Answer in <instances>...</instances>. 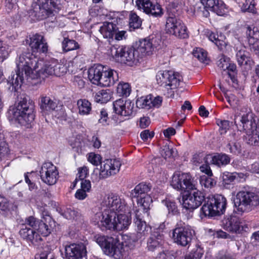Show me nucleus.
<instances>
[{"mask_svg": "<svg viewBox=\"0 0 259 259\" xmlns=\"http://www.w3.org/2000/svg\"><path fill=\"white\" fill-rule=\"evenodd\" d=\"M29 53L22 54L16 60L17 69L16 73L11 75L8 80L15 90L20 88L23 83L24 76L31 79H45L49 75L60 76L66 72L65 67L57 63H45L43 61H36L31 58Z\"/></svg>", "mask_w": 259, "mask_h": 259, "instance_id": "obj_1", "label": "nucleus"}, {"mask_svg": "<svg viewBox=\"0 0 259 259\" xmlns=\"http://www.w3.org/2000/svg\"><path fill=\"white\" fill-rule=\"evenodd\" d=\"M101 206V210L93 218L101 230L117 232L128 228L132 220L128 214L123 213L127 208L124 199L110 195L104 199Z\"/></svg>", "mask_w": 259, "mask_h": 259, "instance_id": "obj_2", "label": "nucleus"}, {"mask_svg": "<svg viewBox=\"0 0 259 259\" xmlns=\"http://www.w3.org/2000/svg\"><path fill=\"white\" fill-rule=\"evenodd\" d=\"M182 196L183 206L187 210H193L204 203L201 208L200 214L204 216L213 217L223 214L226 209L227 200L219 194L209 196L204 199L203 194L200 191L194 190Z\"/></svg>", "mask_w": 259, "mask_h": 259, "instance_id": "obj_3", "label": "nucleus"}, {"mask_svg": "<svg viewBox=\"0 0 259 259\" xmlns=\"http://www.w3.org/2000/svg\"><path fill=\"white\" fill-rule=\"evenodd\" d=\"M258 118L250 109L239 116H236L234 123L239 131H245V140L251 146H259Z\"/></svg>", "mask_w": 259, "mask_h": 259, "instance_id": "obj_4", "label": "nucleus"}, {"mask_svg": "<svg viewBox=\"0 0 259 259\" xmlns=\"http://www.w3.org/2000/svg\"><path fill=\"white\" fill-rule=\"evenodd\" d=\"M34 107V103L30 98L23 95L18 98L17 104L10 107L8 113L12 119L17 120L20 124H29L35 118Z\"/></svg>", "mask_w": 259, "mask_h": 259, "instance_id": "obj_5", "label": "nucleus"}, {"mask_svg": "<svg viewBox=\"0 0 259 259\" xmlns=\"http://www.w3.org/2000/svg\"><path fill=\"white\" fill-rule=\"evenodd\" d=\"M88 76L93 84L102 87L113 85L119 79L117 71L101 64L90 68Z\"/></svg>", "mask_w": 259, "mask_h": 259, "instance_id": "obj_6", "label": "nucleus"}, {"mask_svg": "<svg viewBox=\"0 0 259 259\" xmlns=\"http://www.w3.org/2000/svg\"><path fill=\"white\" fill-rule=\"evenodd\" d=\"M156 79L157 84L163 87L164 95L172 98L175 96V90L180 85L182 77L179 73L171 70H161L157 72Z\"/></svg>", "mask_w": 259, "mask_h": 259, "instance_id": "obj_7", "label": "nucleus"}, {"mask_svg": "<svg viewBox=\"0 0 259 259\" xmlns=\"http://www.w3.org/2000/svg\"><path fill=\"white\" fill-rule=\"evenodd\" d=\"M102 157L99 154H89L88 160L94 165L100 164L99 175V180L105 179L119 172L121 163L116 159H107L101 162Z\"/></svg>", "mask_w": 259, "mask_h": 259, "instance_id": "obj_8", "label": "nucleus"}, {"mask_svg": "<svg viewBox=\"0 0 259 259\" xmlns=\"http://www.w3.org/2000/svg\"><path fill=\"white\" fill-rule=\"evenodd\" d=\"M178 10L172 7L168 9L167 17L165 30L166 33L175 35L180 38H186L188 37L187 28L183 21L178 18Z\"/></svg>", "mask_w": 259, "mask_h": 259, "instance_id": "obj_9", "label": "nucleus"}, {"mask_svg": "<svg viewBox=\"0 0 259 259\" xmlns=\"http://www.w3.org/2000/svg\"><path fill=\"white\" fill-rule=\"evenodd\" d=\"M96 242L108 255L115 259H119L123 255V253L125 251L124 245L117 238L99 236L96 238Z\"/></svg>", "mask_w": 259, "mask_h": 259, "instance_id": "obj_10", "label": "nucleus"}, {"mask_svg": "<svg viewBox=\"0 0 259 259\" xmlns=\"http://www.w3.org/2000/svg\"><path fill=\"white\" fill-rule=\"evenodd\" d=\"M234 206L238 213L247 211L258 202V196L254 192L242 190L238 192L234 199Z\"/></svg>", "mask_w": 259, "mask_h": 259, "instance_id": "obj_11", "label": "nucleus"}, {"mask_svg": "<svg viewBox=\"0 0 259 259\" xmlns=\"http://www.w3.org/2000/svg\"><path fill=\"white\" fill-rule=\"evenodd\" d=\"M151 188L152 186L150 184L141 183L131 191V196L132 198H138L137 200L138 206L143 209V211L147 212L150 208L152 199L148 193Z\"/></svg>", "mask_w": 259, "mask_h": 259, "instance_id": "obj_12", "label": "nucleus"}, {"mask_svg": "<svg viewBox=\"0 0 259 259\" xmlns=\"http://www.w3.org/2000/svg\"><path fill=\"white\" fill-rule=\"evenodd\" d=\"M225 5L222 0H200L194 7L195 12L201 13L205 17L209 16L210 11L222 16L225 13Z\"/></svg>", "mask_w": 259, "mask_h": 259, "instance_id": "obj_13", "label": "nucleus"}, {"mask_svg": "<svg viewBox=\"0 0 259 259\" xmlns=\"http://www.w3.org/2000/svg\"><path fill=\"white\" fill-rule=\"evenodd\" d=\"M111 54L117 62L129 65H131L135 62H138L140 59L135 47H114L111 49Z\"/></svg>", "mask_w": 259, "mask_h": 259, "instance_id": "obj_14", "label": "nucleus"}, {"mask_svg": "<svg viewBox=\"0 0 259 259\" xmlns=\"http://www.w3.org/2000/svg\"><path fill=\"white\" fill-rule=\"evenodd\" d=\"M170 185L173 188L182 192L196 189L195 181L189 173H182L180 171L174 174Z\"/></svg>", "mask_w": 259, "mask_h": 259, "instance_id": "obj_15", "label": "nucleus"}, {"mask_svg": "<svg viewBox=\"0 0 259 259\" xmlns=\"http://www.w3.org/2000/svg\"><path fill=\"white\" fill-rule=\"evenodd\" d=\"M194 234V231L184 224H177L172 230V239L177 245L186 247L189 246Z\"/></svg>", "mask_w": 259, "mask_h": 259, "instance_id": "obj_16", "label": "nucleus"}, {"mask_svg": "<svg viewBox=\"0 0 259 259\" xmlns=\"http://www.w3.org/2000/svg\"><path fill=\"white\" fill-rule=\"evenodd\" d=\"M39 174L44 183L48 185H53L57 181L59 172L56 167L51 162H45L42 165Z\"/></svg>", "mask_w": 259, "mask_h": 259, "instance_id": "obj_17", "label": "nucleus"}, {"mask_svg": "<svg viewBox=\"0 0 259 259\" xmlns=\"http://www.w3.org/2000/svg\"><path fill=\"white\" fill-rule=\"evenodd\" d=\"M66 259H79L87 255V251L85 244L72 243L65 247Z\"/></svg>", "mask_w": 259, "mask_h": 259, "instance_id": "obj_18", "label": "nucleus"}, {"mask_svg": "<svg viewBox=\"0 0 259 259\" xmlns=\"http://www.w3.org/2000/svg\"><path fill=\"white\" fill-rule=\"evenodd\" d=\"M113 109L116 114L122 116H131L134 113V103L130 100L119 99L113 103Z\"/></svg>", "mask_w": 259, "mask_h": 259, "instance_id": "obj_19", "label": "nucleus"}, {"mask_svg": "<svg viewBox=\"0 0 259 259\" xmlns=\"http://www.w3.org/2000/svg\"><path fill=\"white\" fill-rule=\"evenodd\" d=\"M27 42L33 52L46 53L48 51V46L44 37L39 34L30 36Z\"/></svg>", "mask_w": 259, "mask_h": 259, "instance_id": "obj_20", "label": "nucleus"}, {"mask_svg": "<svg viewBox=\"0 0 259 259\" xmlns=\"http://www.w3.org/2000/svg\"><path fill=\"white\" fill-rule=\"evenodd\" d=\"M19 233L21 238L29 244L37 245L42 240L40 236L36 231L26 226L21 225Z\"/></svg>", "mask_w": 259, "mask_h": 259, "instance_id": "obj_21", "label": "nucleus"}, {"mask_svg": "<svg viewBox=\"0 0 259 259\" xmlns=\"http://www.w3.org/2000/svg\"><path fill=\"white\" fill-rule=\"evenodd\" d=\"M153 41V38H146L139 40L136 43L135 49L140 58L152 55L155 48Z\"/></svg>", "mask_w": 259, "mask_h": 259, "instance_id": "obj_22", "label": "nucleus"}, {"mask_svg": "<svg viewBox=\"0 0 259 259\" xmlns=\"http://www.w3.org/2000/svg\"><path fill=\"white\" fill-rule=\"evenodd\" d=\"M53 8L47 4L40 3L34 8L31 15L38 20H43L54 16Z\"/></svg>", "mask_w": 259, "mask_h": 259, "instance_id": "obj_23", "label": "nucleus"}, {"mask_svg": "<svg viewBox=\"0 0 259 259\" xmlns=\"http://www.w3.org/2000/svg\"><path fill=\"white\" fill-rule=\"evenodd\" d=\"M222 223L223 228L226 230L236 234L241 232V222L238 217L233 215L227 216Z\"/></svg>", "mask_w": 259, "mask_h": 259, "instance_id": "obj_24", "label": "nucleus"}, {"mask_svg": "<svg viewBox=\"0 0 259 259\" xmlns=\"http://www.w3.org/2000/svg\"><path fill=\"white\" fill-rule=\"evenodd\" d=\"M39 106L41 112L43 115H49L57 110L58 103L50 97L46 96H41Z\"/></svg>", "mask_w": 259, "mask_h": 259, "instance_id": "obj_25", "label": "nucleus"}, {"mask_svg": "<svg viewBox=\"0 0 259 259\" xmlns=\"http://www.w3.org/2000/svg\"><path fill=\"white\" fill-rule=\"evenodd\" d=\"M147 212L143 211V209L139 208L135 211V215L134 219V222L137 227V231L139 234H143L144 235L146 234V232L148 231L149 228L147 226L145 221L143 220V217L142 216V212L144 213H147Z\"/></svg>", "mask_w": 259, "mask_h": 259, "instance_id": "obj_26", "label": "nucleus"}, {"mask_svg": "<svg viewBox=\"0 0 259 259\" xmlns=\"http://www.w3.org/2000/svg\"><path fill=\"white\" fill-rule=\"evenodd\" d=\"M163 239V235L158 231L153 232L147 241V247L148 250L154 251L159 248Z\"/></svg>", "mask_w": 259, "mask_h": 259, "instance_id": "obj_27", "label": "nucleus"}, {"mask_svg": "<svg viewBox=\"0 0 259 259\" xmlns=\"http://www.w3.org/2000/svg\"><path fill=\"white\" fill-rule=\"evenodd\" d=\"M42 220H40L36 231L44 236H47L51 233V227L47 224L51 222L52 218L48 211H44L42 213Z\"/></svg>", "mask_w": 259, "mask_h": 259, "instance_id": "obj_28", "label": "nucleus"}, {"mask_svg": "<svg viewBox=\"0 0 259 259\" xmlns=\"http://www.w3.org/2000/svg\"><path fill=\"white\" fill-rule=\"evenodd\" d=\"M117 29V25L113 22H104L99 31L104 38H112Z\"/></svg>", "mask_w": 259, "mask_h": 259, "instance_id": "obj_29", "label": "nucleus"}, {"mask_svg": "<svg viewBox=\"0 0 259 259\" xmlns=\"http://www.w3.org/2000/svg\"><path fill=\"white\" fill-rule=\"evenodd\" d=\"M211 159V163L221 167V166L226 165L230 162V157L225 154H218L213 156L211 155H207L205 158V162H207V160Z\"/></svg>", "mask_w": 259, "mask_h": 259, "instance_id": "obj_30", "label": "nucleus"}, {"mask_svg": "<svg viewBox=\"0 0 259 259\" xmlns=\"http://www.w3.org/2000/svg\"><path fill=\"white\" fill-rule=\"evenodd\" d=\"M111 95L112 92L110 90H101L95 94L94 100L98 103H106L111 99Z\"/></svg>", "mask_w": 259, "mask_h": 259, "instance_id": "obj_31", "label": "nucleus"}, {"mask_svg": "<svg viewBox=\"0 0 259 259\" xmlns=\"http://www.w3.org/2000/svg\"><path fill=\"white\" fill-rule=\"evenodd\" d=\"M77 105L80 115H89L92 111L91 103L85 99L78 100L77 102Z\"/></svg>", "mask_w": 259, "mask_h": 259, "instance_id": "obj_32", "label": "nucleus"}, {"mask_svg": "<svg viewBox=\"0 0 259 259\" xmlns=\"http://www.w3.org/2000/svg\"><path fill=\"white\" fill-rule=\"evenodd\" d=\"M61 214L68 220H74L77 222L81 223L83 220L80 213L77 210L69 207L64 210Z\"/></svg>", "mask_w": 259, "mask_h": 259, "instance_id": "obj_33", "label": "nucleus"}, {"mask_svg": "<svg viewBox=\"0 0 259 259\" xmlns=\"http://www.w3.org/2000/svg\"><path fill=\"white\" fill-rule=\"evenodd\" d=\"M236 57L240 66L246 65L249 60V53L245 50V48L241 49L237 52Z\"/></svg>", "mask_w": 259, "mask_h": 259, "instance_id": "obj_34", "label": "nucleus"}, {"mask_svg": "<svg viewBox=\"0 0 259 259\" xmlns=\"http://www.w3.org/2000/svg\"><path fill=\"white\" fill-rule=\"evenodd\" d=\"M142 25V20L135 13L131 12L129 18V26L130 30H134L139 28Z\"/></svg>", "mask_w": 259, "mask_h": 259, "instance_id": "obj_35", "label": "nucleus"}, {"mask_svg": "<svg viewBox=\"0 0 259 259\" xmlns=\"http://www.w3.org/2000/svg\"><path fill=\"white\" fill-rule=\"evenodd\" d=\"M62 45L63 51L66 52L79 48V45L77 42L68 38H64L62 42Z\"/></svg>", "mask_w": 259, "mask_h": 259, "instance_id": "obj_36", "label": "nucleus"}, {"mask_svg": "<svg viewBox=\"0 0 259 259\" xmlns=\"http://www.w3.org/2000/svg\"><path fill=\"white\" fill-rule=\"evenodd\" d=\"M248 38V44H250V40L256 41L259 39V30L258 28L253 26H249L247 27L246 31Z\"/></svg>", "mask_w": 259, "mask_h": 259, "instance_id": "obj_37", "label": "nucleus"}, {"mask_svg": "<svg viewBox=\"0 0 259 259\" xmlns=\"http://www.w3.org/2000/svg\"><path fill=\"white\" fill-rule=\"evenodd\" d=\"M150 5L148 6V10H149V12H144L154 17L161 16L162 14V11L160 5L153 3L150 0Z\"/></svg>", "mask_w": 259, "mask_h": 259, "instance_id": "obj_38", "label": "nucleus"}, {"mask_svg": "<svg viewBox=\"0 0 259 259\" xmlns=\"http://www.w3.org/2000/svg\"><path fill=\"white\" fill-rule=\"evenodd\" d=\"M36 174L34 172H27L25 174V181L28 184L29 190L30 191H35L37 189V186L34 183V178Z\"/></svg>", "mask_w": 259, "mask_h": 259, "instance_id": "obj_39", "label": "nucleus"}, {"mask_svg": "<svg viewBox=\"0 0 259 259\" xmlns=\"http://www.w3.org/2000/svg\"><path fill=\"white\" fill-rule=\"evenodd\" d=\"M212 176H201L200 179L201 185L206 188L211 189L214 187L217 183L216 181L211 178Z\"/></svg>", "mask_w": 259, "mask_h": 259, "instance_id": "obj_40", "label": "nucleus"}, {"mask_svg": "<svg viewBox=\"0 0 259 259\" xmlns=\"http://www.w3.org/2000/svg\"><path fill=\"white\" fill-rule=\"evenodd\" d=\"M161 156L165 159L167 158L174 157L176 156L177 151L176 149L169 145H165L163 147L160 151Z\"/></svg>", "mask_w": 259, "mask_h": 259, "instance_id": "obj_41", "label": "nucleus"}, {"mask_svg": "<svg viewBox=\"0 0 259 259\" xmlns=\"http://www.w3.org/2000/svg\"><path fill=\"white\" fill-rule=\"evenodd\" d=\"M131 89L130 84L126 82H120L117 87V92L122 96L127 97L130 95Z\"/></svg>", "mask_w": 259, "mask_h": 259, "instance_id": "obj_42", "label": "nucleus"}, {"mask_svg": "<svg viewBox=\"0 0 259 259\" xmlns=\"http://www.w3.org/2000/svg\"><path fill=\"white\" fill-rule=\"evenodd\" d=\"M193 55L201 62L205 63L207 61V53L201 48H196L194 49L193 51Z\"/></svg>", "mask_w": 259, "mask_h": 259, "instance_id": "obj_43", "label": "nucleus"}, {"mask_svg": "<svg viewBox=\"0 0 259 259\" xmlns=\"http://www.w3.org/2000/svg\"><path fill=\"white\" fill-rule=\"evenodd\" d=\"M241 9L243 12L255 13L256 9L255 8L254 0H246L242 6Z\"/></svg>", "mask_w": 259, "mask_h": 259, "instance_id": "obj_44", "label": "nucleus"}, {"mask_svg": "<svg viewBox=\"0 0 259 259\" xmlns=\"http://www.w3.org/2000/svg\"><path fill=\"white\" fill-rule=\"evenodd\" d=\"M39 221L40 220L33 216H30L26 218L25 220V223L22 224V226H26L36 231V228L39 224Z\"/></svg>", "mask_w": 259, "mask_h": 259, "instance_id": "obj_45", "label": "nucleus"}, {"mask_svg": "<svg viewBox=\"0 0 259 259\" xmlns=\"http://www.w3.org/2000/svg\"><path fill=\"white\" fill-rule=\"evenodd\" d=\"M12 203L4 196H0V210L2 211L8 212L10 209Z\"/></svg>", "mask_w": 259, "mask_h": 259, "instance_id": "obj_46", "label": "nucleus"}, {"mask_svg": "<svg viewBox=\"0 0 259 259\" xmlns=\"http://www.w3.org/2000/svg\"><path fill=\"white\" fill-rule=\"evenodd\" d=\"M227 148H229L230 152L235 155H238L241 153V146L239 142H232L229 143L227 146Z\"/></svg>", "mask_w": 259, "mask_h": 259, "instance_id": "obj_47", "label": "nucleus"}, {"mask_svg": "<svg viewBox=\"0 0 259 259\" xmlns=\"http://www.w3.org/2000/svg\"><path fill=\"white\" fill-rule=\"evenodd\" d=\"M227 70H228L227 74L228 76L232 81L234 82L235 80V75L237 73L236 65L234 63H232L229 62Z\"/></svg>", "mask_w": 259, "mask_h": 259, "instance_id": "obj_48", "label": "nucleus"}, {"mask_svg": "<svg viewBox=\"0 0 259 259\" xmlns=\"http://www.w3.org/2000/svg\"><path fill=\"white\" fill-rule=\"evenodd\" d=\"M88 175V169L87 167L84 166L83 167H81L78 168V174H77V177L75 180V182L76 183L77 181L79 180H85Z\"/></svg>", "mask_w": 259, "mask_h": 259, "instance_id": "obj_49", "label": "nucleus"}, {"mask_svg": "<svg viewBox=\"0 0 259 259\" xmlns=\"http://www.w3.org/2000/svg\"><path fill=\"white\" fill-rule=\"evenodd\" d=\"M230 59L225 56H222L217 62L218 66L222 70L225 71L228 68Z\"/></svg>", "mask_w": 259, "mask_h": 259, "instance_id": "obj_50", "label": "nucleus"}, {"mask_svg": "<svg viewBox=\"0 0 259 259\" xmlns=\"http://www.w3.org/2000/svg\"><path fill=\"white\" fill-rule=\"evenodd\" d=\"M209 39L214 42L218 47H222L225 44L223 40H221L218 37V35L213 32H210L208 35Z\"/></svg>", "mask_w": 259, "mask_h": 259, "instance_id": "obj_51", "label": "nucleus"}, {"mask_svg": "<svg viewBox=\"0 0 259 259\" xmlns=\"http://www.w3.org/2000/svg\"><path fill=\"white\" fill-rule=\"evenodd\" d=\"M217 123L220 127L221 134L226 133L227 131L229 128L230 125L228 120L218 119Z\"/></svg>", "mask_w": 259, "mask_h": 259, "instance_id": "obj_52", "label": "nucleus"}, {"mask_svg": "<svg viewBox=\"0 0 259 259\" xmlns=\"http://www.w3.org/2000/svg\"><path fill=\"white\" fill-rule=\"evenodd\" d=\"M136 4L139 9L142 10L143 12H149L148 6L150 5V0H136Z\"/></svg>", "mask_w": 259, "mask_h": 259, "instance_id": "obj_53", "label": "nucleus"}, {"mask_svg": "<svg viewBox=\"0 0 259 259\" xmlns=\"http://www.w3.org/2000/svg\"><path fill=\"white\" fill-rule=\"evenodd\" d=\"M167 208L169 212L176 214L178 212L177 206L176 203L169 200H166L163 202Z\"/></svg>", "mask_w": 259, "mask_h": 259, "instance_id": "obj_54", "label": "nucleus"}, {"mask_svg": "<svg viewBox=\"0 0 259 259\" xmlns=\"http://www.w3.org/2000/svg\"><path fill=\"white\" fill-rule=\"evenodd\" d=\"M108 113L107 111L105 109H102L100 112V118L99 119V122L102 124L103 125L108 124Z\"/></svg>", "mask_w": 259, "mask_h": 259, "instance_id": "obj_55", "label": "nucleus"}, {"mask_svg": "<svg viewBox=\"0 0 259 259\" xmlns=\"http://www.w3.org/2000/svg\"><path fill=\"white\" fill-rule=\"evenodd\" d=\"M9 153L8 145L5 141L0 143V160Z\"/></svg>", "mask_w": 259, "mask_h": 259, "instance_id": "obj_56", "label": "nucleus"}, {"mask_svg": "<svg viewBox=\"0 0 259 259\" xmlns=\"http://www.w3.org/2000/svg\"><path fill=\"white\" fill-rule=\"evenodd\" d=\"M35 259H54V255L51 252L46 250L36 256Z\"/></svg>", "mask_w": 259, "mask_h": 259, "instance_id": "obj_57", "label": "nucleus"}, {"mask_svg": "<svg viewBox=\"0 0 259 259\" xmlns=\"http://www.w3.org/2000/svg\"><path fill=\"white\" fill-rule=\"evenodd\" d=\"M203 254V251L202 248L198 247H197L195 250H193L188 255H191L193 256V259H200L202 257Z\"/></svg>", "mask_w": 259, "mask_h": 259, "instance_id": "obj_58", "label": "nucleus"}, {"mask_svg": "<svg viewBox=\"0 0 259 259\" xmlns=\"http://www.w3.org/2000/svg\"><path fill=\"white\" fill-rule=\"evenodd\" d=\"M223 180L226 183L229 184L236 181L235 175L234 172H227L223 176Z\"/></svg>", "mask_w": 259, "mask_h": 259, "instance_id": "obj_59", "label": "nucleus"}, {"mask_svg": "<svg viewBox=\"0 0 259 259\" xmlns=\"http://www.w3.org/2000/svg\"><path fill=\"white\" fill-rule=\"evenodd\" d=\"M199 168L201 172L206 174L207 176H212V172L208 163L202 164Z\"/></svg>", "mask_w": 259, "mask_h": 259, "instance_id": "obj_60", "label": "nucleus"}, {"mask_svg": "<svg viewBox=\"0 0 259 259\" xmlns=\"http://www.w3.org/2000/svg\"><path fill=\"white\" fill-rule=\"evenodd\" d=\"M154 134L153 132L150 133L149 130H146L141 132L140 136L143 140L146 141L148 139V138L151 139L153 138L154 137Z\"/></svg>", "mask_w": 259, "mask_h": 259, "instance_id": "obj_61", "label": "nucleus"}, {"mask_svg": "<svg viewBox=\"0 0 259 259\" xmlns=\"http://www.w3.org/2000/svg\"><path fill=\"white\" fill-rule=\"evenodd\" d=\"M249 46L250 49L259 56V39L256 41H253V39L251 40Z\"/></svg>", "mask_w": 259, "mask_h": 259, "instance_id": "obj_62", "label": "nucleus"}, {"mask_svg": "<svg viewBox=\"0 0 259 259\" xmlns=\"http://www.w3.org/2000/svg\"><path fill=\"white\" fill-rule=\"evenodd\" d=\"M81 189L85 190L86 192H89L91 188V182L89 180H80Z\"/></svg>", "mask_w": 259, "mask_h": 259, "instance_id": "obj_63", "label": "nucleus"}, {"mask_svg": "<svg viewBox=\"0 0 259 259\" xmlns=\"http://www.w3.org/2000/svg\"><path fill=\"white\" fill-rule=\"evenodd\" d=\"M150 123V119L148 117H143L140 118L139 126L142 128L147 127Z\"/></svg>", "mask_w": 259, "mask_h": 259, "instance_id": "obj_64", "label": "nucleus"}]
</instances>
